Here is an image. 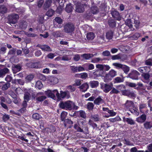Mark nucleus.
I'll use <instances>...</instances> for the list:
<instances>
[{"mask_svg": "<svg viewBox=\"0 0 152 152\" xmlns=\"http://www.w3.org/2000/svg\"><path fill=\"white\" fill-rule=\"evenodd\" d=\"M59 105L62 109L70 110L73 109L77 110L79 107L75 104L74 102L69 100L61 102L59 104Z\"/></svg>", "mask_w": 152, "mask_h": 152, "instance_id": "f257e3e1", "label": "nucleus"}, {"mask_svg": "<svg viewBox=\"0 0 152 152\" xmlns=\"http://www.w3.org/2000/svg\"><path fill=\"white\" fill-rule=\"evenodd\" d=\"M117 75V72L113 69L111 70L107 73L104 75L103 80L105 82L111 80L112 79Z\"/></svg>", "mask_w": 152, "mask_h": 152, "instance_id": "f03ea898", "label": "nucleus"}, {"mask_svg": "<svg viewBox=\"0 0 152 152\" xmlns=\"http://www.w3.org/2000/svg\"><path fill=\"white\" fill-rule=\"evenodd\" d=\"M74 26L71 23H67L64 26V30L65 33H71L74 31Z\"/></svg>", "mask_w": 152, "mask_h": 152, "instance_id": "7ed1b4c3", "label": "nucleus"}, {"mask_svg": "<svg viewBox=\"0 0 152 152\" xmlns=\"http://www.w3.org/2000/svg\"><path fill=\"white\" fill-rule=\"evenodd\" d=\"M8 17V20L9 23L13 24H15L17 22L19 17L17 14H12L10 15Z\"/></svg>", "mask_w": 152, "mask_h": 152, "instance_id": "20e7f679", "label": "nucleus"}, {"mask_svg": "<svg viewBox=\"0 0 152 152\" xmlns=\"http://www.w3.org/2000/svg\"><path fill=\"white\" fill-rule=\"evenodd\" d=\"M75 11L78 13H83L84 11V6L86 5L81 4L80 2H77L75 4Z\"/></svg>", "mask_w": 152, "mask_h": 152, "instance_id": "39448f33", "label": "nucleus"}, {"mask_svg": "<svg viewBox=\"0 0 152 152\" xmlns=\"http://www.w3.org/2000/svg\"><path fill=\"white\" fill-rule=\"evenodd\" d=\"M113 84L112 83L103 84L102 85L101 88L105 93L108 92L112 88Z\"/></svg>", "mask_w": 152, "mask_h": 152, "instance_id": "423d86ee", "label": "nucleus"}, {"mask_svg": "<svg viewBox=\"0 0 152 152\" xmlns=\"http://www.w3.org/2000/svg\"><path fill=\"white\" fill-rule=\"evenodd\" d=\"M140 75L139 73L137 71L133 70L129 74L128 77L133 80H137L138 79V76Z\"/></svg>", "mask_w": 152, "mask_h": 152, "instance_id": "0eeeda50", "label": "nucleus"}, {"mask_svg": "<svg viewBox=\"0 0 152 152\" xmlns=\"http://www.w3.org/2000/svg\"><path fill=\"white\" fill-rule=\"evenodd\" d=\"M112 16L118 20L121 19V16L119 12L115 9H112L111 11Z\"/></svg>", "mask_w": 152, "mask_h": 152, "instance_id": "6e6552de", "label": "nucleus"}, {"mask_svg": "<svg viewBox=\"0 0 152 152\" xmlns=\"http://www.w3.org/2000/svg\"><path fill=\"white\" fill-rule=\"evenodd\" d=\"M37 47H39L44 51L50 52L52 50L50 48L49 46L47 45H41L38 44L37 45Z\"/></svg>", "mask_w": 152, "mask_h": 152, "instance_id": "1a4fd4ad", "label": "nucleus"}, {"mask_svg": "<svg viewBox=\"0 0 152 152\" xmlns=\"http://www.w3.org/2000/svg\"><path fill=\"white\" fill-rule=\"evenodd\" d=\"M142 74L147 72H149L150 70V67L145 66L141 67L137 69Z\"/></svg>", "mask_w": 152, "mask_h": 152, "instance_id": "9d476101", "label": "nucleus"}, {"mask_svg": "<svg viewBox=\"0 0 152 152\" xmlns=\"http://www.w3.org/2000/svg\"><path fill=\"white\" fill-rule=\"evenodd\" d=\"M146 119V116L145 115L143 114L137 118L136 121L139 123H142L145 121Z\"/></svg>", "mask_w": 152, "mask_h": 152, "instance_id": "9b49d317", "label": "nucleus"}, {"mask_svg": "<svg viewBox=\"0 0 152 152\" xmlns=\"http://www.w3.org/2000/svg\"><path fill=\"white\" fill-rule=\"evenodd\" d=\"M60 98H64L66 97L67 99L69 98L70 97V95L69 94V92L68 91H60Z\"/></svg>", "mask_w": 152, "mask_h": 152, "instance_id": "f8f14e48", "label": "nucleus"}, {"mask_svg": "<svg viewBox=\"0 0 152 152\" xmlns=\"http://www.w3.org/2000/svg\"><path fill=\"white\" fill-rule=\"evenodd\" d=\"M123 120L124 122H127L128 124L131 125H133L135 124L134 121L131 118L123 117Z\"/></svg>", "mask_w": 152, "mask_h": 152, "instance_id": "ddd939ff", "label": "nucleus"}, {"mask_svg": "<svg viewBox=\"0 0 152 152\" xmlns=\"http://www.w3.org/2000/svg\"><path fill=\"white\" fill-rule=\"evenodd\" d=\"M88 85L87 83L83 84L82 85L78 87L80 91L83 92H85L87 91L88 88Z\"/></svg>", "mask_w": 152, "mask_h": 152, "instance_id": "4468645a", "label": "nucleus"}, {"mask_svg": "<svg viewBox=\"0 0 152 152\" xmlns=\"http://www.w3.org/2000/svg\"><path fill=\"white\" fill-rule=\"evenodd\" d=\"M52 35L56 38H63L64 36L63 34L62 33L61 31L59 30L53 32L52 33Z\"/></svg>", "mask_w": 152, "mask_h": 152, "instance_id": "2eb2a0df", "label": "nucleus"}, {"mask_svg": "<svg viewBox=\"0 0 152 152\" xmlns=\"http://www.w3.org/2000/svg\"><path fill=\"white\" fill-rule=\"evenodd\" d=\"M9 73V70L7 68H4L0 69V78L3 77L6 74Z\"/></svg>", "mask_w": 152, "mask_h": 152, "instance_id": "dca6fc26", "label": "nucleus"}, {"mask_svg": "<svg viewBox=\"0 0 152 152\" xmlns=\"http://www.w3.org/2000/svg\"><path fill=\"white\" fill-rule=\"evenodd\" d=\"M104 101L102 97L99 96L96 98L94 101V103L97 105H99L100 104L104 103Z\"/></svg>", "mask_w": 152, "mask_h": 152, "instance_id": "f3484780", "label": "nucleus"}, {"mask_svg": "<svg viewBox=\"0 0 152 152\" xmlns=\"http://www.w3.org/2000/svg\"><path fill=\"white\" fill-rule=\"evenodd\" d=\"M21 69V66L20 64H18L15 65L12 67V70L14 73H16L20 71Z\"/></svg>", "mask_w": 152, "mask_h": 152, "instance_id": "a211bd4d", "label": "nucleus"}, {"mask_svg": "<svg viewBox=\"0 0 152 152\" xmlns=\"http://www.w3.org/2000/svg\"><path fill=\"white\" fill-rule=\"evenodd\" d=\"M141 76L145 80V82L148 83L149 82L150 75V73H149V72H147L144 74H142Z\"/></svg>", "mask_w": 152, "mask_h": 152, "instance_id": "6ab92c4d", "label": "nucleus"}, {"mask_svg": "<svg viewBox=\"0 0 152 152\" xmlns=\"http://www.w3.org/2000/svg\"><path fill=\"white\" fill-rule=\"evenodd\" d=\"M42 94L43 93L41 92L37 94V97L36 98V99L37 101L42 102L46 99V97L44 96H38L40 95H42Z\"/></svg>", "mask_w": 152, "mask_h": 152, "instance_id": "aec40b11", "label": "nucleus"}, {"mask_svg": "<svg viewBox=\"0 0 152 152\" xmlns=\"http://www.w3.org/2000/svg\"><path fill=\"white\" fill-rule=\"evenodd\" d=\"M134 104L132 101L127 100L123 105L126 109H128L130 107H132L134 106Z\"/></svg>", "mask_w": 152, "mask_h": 152, "instance_id": "412c9836", "label": "nucleus"}, {"mask_svg": "<svg viewBox=\"0 0 152 152\" xmlns=\"http://www.w3.org/2000/svg\"><path fill=\"white\" fill-rule=\"evenodd\" d=\"M83 66L85 68L86 70H91L94 68V65L91 64L86 63L84 64Z\"/></svg>", "mask_w": 152, "mask_h": 152, "instance_id": "4be33fe9", "label": "nucleus"}, {"mask_svg": "<svg viewBox=\"0 0 152 152\" xmlns=\"http://www.w3.org/2000/svg\"><path fill=\"white\" fill-rule=\"evenodd\" d=\"M31 91L30 90H28L27 92H26L24 95V100L25 101L28 102L30 99L31 94L29 92Z\"/></svg>", "mask_w": 152, "mask_h": 152, "instance_id": "5701e85b", "label": "nucleus"}, {"mask_svg": "<svg viewBox=\"0 0 152 152\" xmlns=\"http://www.w3.org/2000/svg\"><path fill=\"white\" fill-rule=\"evenodd\" d=\"M39 62H35L34 63H31L27 64V66L30 67L35 68H39Z\"/></svg>", "mask_w": 152, "mask_h": 152, "instance_id": "b1692460", "label": "nucleus"}, {"mask_svg": "<svg viewBox=\"0 0 152 152\" xmlns=\"http://www.w3.org/2000/svg\"><path fill=\"white\" fill-rule=\"evenodd\" d=\"M73 9V7L71 4H67L65 8V10L68 12L70 13L71 12Z\"/></svg>", "mask_w": 152, "mask_h": 152, "instance_id": "393cba45", "label": "nucleus"}, {"mask_svg": "<svg viewBox=\"0 0 152 152\" xmlns=\"http://www.w3.org/2000/svg\"><path fill=\"white\" fill-rule=\"evenodd\" d=\"M81 56L82 57H83L86 60H88L93 57L94 56V55L91 53H86L82 55Z\"/></svg>", "mask_w": 152, "mask_h": 152, "instance_id": "a878e982", "label": "nucleus"}, {"mask_svg": "<svg viewBox=\"0 0 152 152\" xmlns=\"http://www.w3.org/2000/svg\"><path fill=\"white\" fill-rule=\"evenodd\" d=\"M144 126L146 129H149L152 127V122L151 121H146L144 124Z\"/></svg>", "mask_w": 152, "mask_h": 152, "instance_id": "bb28decb", "label": "nucleus"}, {"mask_svg": "<svg viewBox=\"0 0 152 152\" xmlns=\"http://www.w3.org/2000/svg\"><path fill=\"white\" fill-rule=\"evenodd\" d=\"M7 8L5 6L3 5H0V13L5 14L7 12Z\"/></svg>", "mask_w": 152, "mask_h": 152, "instance_id": "cd10ccee", "label": "nucleus"}, {"mask_svg": "<svg viewBox=\"0 0 152 152\" xmlns=\"http://www.w3.org/2000/svg\"><path fill=\"white\" fill-rule=\"evenodd\" d=\"M45 94L49 97H50L53 99L55 98V96L53 94L52 91L48 90L45 91Z\"/></svg>", "mask_w": 152, "mask_h": 152, "instance_id": "c85d7f7f", "label": "nucleus"}, {"mask_svg": "<svg viewBox=\"0 0 152 152\" xmlns=\"http://www.w3.org/2000/svg\"><path fill=\"white\" fill-rule=\"evenodd\" d=\"M27 23L25 21H21L20 23V26L22 29H25L27 27Z\"/></svg>", "mask_w": 152, "mask_h": 152, "instance_id": "c756f323", "label": "nucleus"}, {"mask_svg": "<svg viewBox=\"0 0 152 152\" xmlns=\"http://www.w3.org/2000/svg\"><path fill=\"white\" fill-rule=\"evenodd\" d=\"M89 83L92 88L96 87L99 85V82L97 81H91L89 82Z\"/></svg>", "mask_w": 152, "mask_h": 152, "instance_id": "7c9ffc66", "label": "nucleus"}, {"mask_svg": "<svg viewBox=\"0 0 152 152\" xmlns=\"http://www.w3.org/2000/svg\"><path fill=\"white\" fill-rule=\"evenodd\" d=\"M52 2V0H46L44 5L45 8H49Z\"/></svg>", "mask_w": 152, "mask_h": 152, "instance_id": "2f4dec72", "label": "nucleus"}, {"mask_svg": "<svg viewBox=\"0 0 152 152\" xmlns=\"http://www.w3.org/2000/svg\"><path fill=\"white\" fill-rule=\"evenodd\" d=\"M86 37L88 40H92L94 37V34L93 32H89L87 34Z\"/></svg>", "mask_w": 152, "mask_h": 152, "instance_id": "473e14b6", "label": "nucleus"}, {"mask_svg": "<svg viewBox=\"0 0 152 152\" xmlns=\"http://www.w3.org/2000/svg\"><path fill=\"white\" fill-rule=\"evenodd\" d=\"M113 35V32L111 31L107 32L106 34V37L107 39L110 40L112 39Z\"/></svg>", "mask_w": 152, "mask_h": 152, "instance_id": "72a5a7b5", "label": "nucleus"}, {"mask_svg": "<svg viewBox=\"0 0 152 152\" xmlns=\"http://www.w3.org/2000/svg\"><path fill=\"white\" fill-rule=\"evenodd\" d=\"M147 105L146 104L140 103L139 105V108L140 112L142 113H144L143 111V109H145L146 108Z\"/></svg>", "mask_w": 152, "mask_h": 152, "instance_id": "f704fd0d", "label": "nucleus"}, {"mask_svg": "<svg viewBox=\"0 0 152 152\" xmlns=\"http://www.w3.org/2000/svg\"><path fill=\"white\" fill-rule=\"evenodd\" d=\"M63 121L65 127H66L67 125L68 124L70 125L73 124V121L69 119H66Z\"/></svg>", "mask_w": 152, "mask_h": 152, "instance_id": "c9c22d12", "label": "nucleus"}, {"mask_svg": "<svg viewBox=\"0 0 152 152\" xmlns=\"http://www.w3.org/2000/svg\"><path fill=\"white\" fill-rule=\"evenodd\" d=\"M94 75H96L97 77L102 76L104 78V73L101 72L99 70H96L94 72Z\"/></svg>", "mask_w": 152, "mask_h": 152, "instance_id": "e433bc0d", "label": "nucleus"}, {"mask_svg": "<svg viewBox=\"0 0 152 152\" xmlns=\"http://www.w3.org/2000/svg\"><path fill=\"white\" fill-rule=\"evenodd\" d=\"M91 12L93 14H95L98 12V9L97 7L93 6L91 8Z\"/></svg>", "mask_w": 152, "mask_h": 152, "instance_id": "4c0bfd02", "label": "nucleus"}, {"mask_svg": "<svg viewBox=\"0 0 152 152\" xmlns=\"http://www.w3.org/2000/svg\"><path fill=\"white\" fill-rule=\"evenodd\" d=\"M74 128L77 132H84L83 130L81 129L80 126H78V125L77 124H74Z\"/></svg>", "mask_w": 152, "mask_h": 152, "instance_id": "58836bf2", "label": "nucleus"}, {"mask_svg": "<svg viewBox=\"0 0 152 152\" xmlns=\"http://www.w3.org/2000/svg\"><path fill=\"white\" fill-rule=\"evenodd\" d=\"M96 67L98 69V70H99L101 72L105 73V72L103 71L104 70V65L101 64H98L96 65Z\"/></svg>", "mask_w": 152, "mask_h": 152, "instance_id": "ea45409f", "label": "nucleus"}, {"mask_svg": "<svg viewBox=\"0 0 152 152\" xmlns=\"http://www.w3.org/2000/svg\"><path fill=\"white\" fill-rule=\"evenodd\" d=\"M86 121L82 119H80L78 121V125L81 128H83L85 126Z\"/></svg>", "mask_w": 152, "mask_h": 152, "instance_id": "a19ab883", "label": "nucleus"}, {"mask_svg": "<svg viewBox=\"0 0 152 152\" xmlns=\"http://www.w3.org/2000/svg\"><path fill=\"white\" fill-rule=\"evenodd\" d=\"M35 86L36 88L40 89L43 87V85L40 81H38L36 82Z\"/></svg>", "mask_w": 152, "mask_h": 152, "instance_id": "79ce46f5", "label": "nucleus"}, {"mask_svg": "<svg viewBox=\"0 0 152 152\" xmlns=\"http://www.w3.org/2000/svg\"><path fill=\"white\" fill-rule=\"evenodd\" d=\"M94 104L92 102H88L87 104V108L89 110H92L94 108Z\"/></svg>", "mask_w": 152, "mask_h": 152, "instance_id": "37998d69", "label": "nucleus"}, {"mask_svg": "<svg viewBox=\"0 0 152 152\" xmlns=\"http://www.w3.org/2000/svg\"><path fill=\"white\" fill-rule=\"evenodd\" d=\"M67 114V113L65 111H63L61 113V121H63L65 120V119L66 118Z\"/></svg>", "mask_w": 152, "mask_h": 152, "instance_id": "c03bdc74", "label": "nucleus"}, {"mask_svg": "<svg viewBox=\"0 0 152 152\" xmlns=\"http://www.w3.org/2000/svg\"><path fill=\"white\" fill-rule=\"evenodd\" d=\"M78 112L79 113V115L80 117L84 119L86 118V113L83 110H81L79 111Z\"/></svg>", "mask_w": 152, "mask_h": 152, "instance_id": "a18cd8bd", "label": "nucleus"}, {"mask_svg": "<svg viewBox=\"0 0 152 152\" xmlns=\"http://www.w3.org/2000/svg\"><path fill=\"white\" fill-rule=\"evenodd\" d=\"M128 96L132 98H135L137 96L136 92L135 91H130L129 92Z\"/></svg>", "mask_w": 152, "mask_h": 152, "instance_id": "49530a36", "label": "nucleus"}, {"mask_svg": "<svg viewBox=\"0 0 152 152\" xmlns=\"http://www.w3.org/2000/svg\"><path fill=\"white\" fill-rule=\"evenodd\" d=\"M10 86V84L8 83H6L4 84H3L1 89L3 91L7 90Z\"/></svg>", "mask_w": 152, "mask_h": 152, "instance_id": "de8ad7c7", "label": "nucleus"}, {"mask_svg": "<svg viewBox=\"0 0 152 152\" xmlns=\"http://www.w3.org/2000/svg\"><path fill=\"white\" fill-rule=\"evenodd\" d=\"M91 118L95 121H99L100 119L99 116L98 115H92Z\"/></svg>", "mask_w": 152, "mask_h": 152, "instance_id": "09e8293b", "label": "nucleus"}, {"mask_svg": "<svg viewBox=\"0 0 152 152\" xmlns=\"http://www.w3.org/2000/svg\"><path fill=\"white\" fill-rule=\"evenodd\" d=\"M54 11L52 9L49 10L46 12V15L48 17H51L53 14Z\"/></svg>", "mask_w": 152, "mask_h": 152, "instance_id": "8fccbe9b", "label": "nucleus"}, {"mask_svg": "<svg viewBox=\"0 0 152 152\" xmlns=\"http://www.w3.org/2000/svg\"><path fill=\"white\" fill-rule=\"evenodd\" d=\"M109 26L111 27H114L115 26V22L114 20H109Z\"/></svg>", "mask_w": 152, "mask_h": 152, "instance_id": "3c124183", "label": "nucleus"}, {"mask_svg": "<svg viewBox=\"0 0 152 152\" xmlns=\"http://www.w3.org/2000/svg\"><path fill=\"white\" fill-rule=\"evenodd\" d=\"M113 65L114 66L116 67L117 69H122V68L124 65H122L121 64H120L119 63H113Z\"/></svg>", "mask_w": 152, "mask_h": 152, "instance_id": "603ef678", "label": "nucleus"}, {"mask_svg": "<svg viewBox=\"0 0 152 152\" xmlns=\"http://www.w3.org/2000/svg\"><path fill=\"white\" fill-rule=\"evenodd\" d=\"M41 118V116L38 113H35L32 115L33 119L36 120H39Z\"/></svg>", "mask_w": 152, "mask_h": 152, "instance_id": "864d4df0", "label": "nucleus"}, {"mask_svg": "<svg viewBox=\"0 0 152 152\" xmlns=\"http://www.w3.org/2000/svg\"><path fill=\"white\" fill-rule=\"evenodd\" d=\"M122 69L124 71L125 73H128L129 70V68L127 66L124 65Z\"/></svg>", "mask_w": 152, "mask_h": 152, "instance_id": "5fc2aeb1", "label": "nucleus"}, {"mask_svg": "<svg viewBox=\"0 0 152 152\" xmlns=\"http://www.w3.org/2000/svg\"><path fill=\"white\" fill-rule=\"evenodd\" d=\"M54 20L59 24H61L63 22L62 20L58 17H56Z\"/></svg>", "mask_w": 152, "mask_h": 152, "instance_id": "6e6d98bb", "label": "nucleus"}, {"mask_svg": "<svg viewBox=\"0 0 152 152\" xmlns=\"http://www.w3.org/2000/svg\"><path fill=\"white\" fill-rule=\"evenodd\" d=\"M141 36V34L139 33H136L132 36V37L134 39H137Z\"/></svg>", "mask_w": 152, "mask_h": 152, "instance_id": "4d7b16f0", "label": "nucleus"}, {"mask_svg": "<svg viewBox=\"0 0 152 152\" xmlns=\"http://www.w3.org/2000/svg\"><path fill=\"white\" fill-rule=\"evenodd\" d=\"M102 60V59L100 58H94L92 60L91 62L93 63H96Z\"/></svg>", "mask_w": 152, "mask_h": 152, "instance_id": "13d9d810", "label": "nucleus"}, {"mask_svg": "<svg viewBox=\"0 0 152 152\" xmlns=\"http://www.w3.org/2000/svg\"><path fill=\"white\" fill-rule=\"evenodd\" d=\"M53 94L55 96V95L59 99L60 98V94L58 92V90L56 89L52 91Z\"/></svg>", "mask_w": 152, "mask_h": 152, "instance_id": "bf43d9fd", "label": "nucleus"}, {"mask_svg": "<svg viewBox=\"0 0 152 152\" xmlns=\"http://www.w3.org/2000/svg\"><path fill=\"white\" fill-rule=\"evenodd\" d=\"M117 89L119 90L122 92L125 89V87L124 85H121L117 86Z\"/></svg>", "mask_w": 152, "mask_h": 152, "instance_id": "052dcab7", "label": "nucleus"}, {"mask_svg": "<svg viewBox=\"0 0 152 152\" xmlns=\"http://www.w3.org/2000/svg\"><path fill=\"white\" fill-rule=\"evenodd\" d=\"M98 42L100 43H102L104 42V38L103 36H101L99 37L98 38Z\"/></svg>", "mask_w": 152, "mask_h": 152, "instance_id": "680f3d73", "label": "nucleus"}, {"mask_svg": "<svg viewBox=\"0 0 152 152\" xmlns=\"http://www.w3.org/2000/svg\"><path fill=\"white\" fill-rule=\"evenodd\" d=\"M59 58H61L62 60L64 61H68L70 59L68 56H63Z\"/></svg>", "mask_w": 152, "mask_h": 152, "instance_id": "e2e57ef3", "label": "nucleus"}, {"mask_svg": "<svg viewBox=\"0 0 152 152\" xmlns=\"http://www.w3.org/2000/svg\"><path fill=\"white\" fill-rule=\"evenodd\" d=\"M112 89L110 92V94H117L119 92V91L115 88H112Z\"/></svg>", "mask_w": 152, "mask_h": 152, "instance_id": "0e129e2a", "label": "nucleus"}, {"mask_svg": "<svg viewBox=\"0 0 152 152\" xmlns=\"http://www.w3.org/2000/svg\"><path fill=\"white\" fill-rule=\"evenodd\" d=\"M115 81L116 83H119L123 82L124 80L120 77H117L115 78Z\"/></svg>", "mask_w": 152, "mask_h": 152, "instance_id": "69168bd1", "label": "nucleus"}, {"mask_svg": "<svg viewBox=\"0 0 152 152\" xmlns=\"http://www.w3.org/2000/svg\"><path fill=\"white\" fill-rule=\"evenodd\" d=\"M67 88L68 90H70L71 92H73L75 90V88L74 87V86H67Z\"/></svg>", "mask_w": 152, "mask_h": 152, "instance_id": "338daca9", "label": "nucleus"}, {"mask_svg": "<svg viewBox=\"0 0 152 152\" xmlns=\"http://www.w3.org/2000/svg\"><path fill=\"white\" fill-rule=\"evenodd\" d=\"M145 64L147 65L152 66V59H149L146 60Z\"/></svg>", "mask_w": 152, "mask_h": 152, "instance_id": "774afa93", "label": "nucleus"}]
</instances>
